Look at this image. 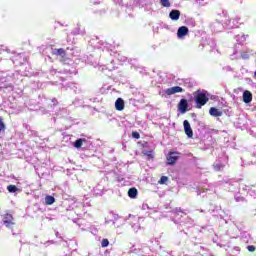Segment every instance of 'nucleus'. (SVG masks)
<instances>
[{"instance_id": "f257e3e1", "label": "nucleus", "mask_w": 256, "mask_h": 256, "mask_svg": "<svg viewBox=\"0 0 256 256\" xmlns=\"http://www.w3.org/2000/svg\"><path fill=\"white\" fill-rule=\"evenodd\" d=\"M90 45H92V47H94V49H101L103 51V53H105V55H109V63L103 64L100 66L101 71H103L104 69H107L108 71H113V69H115V66L113 65L114 61L113 57H111V49L113 48V46L107 42H103V41H99L98 37L92 38L90 40Z\"/></svg>"}, {"instance_id": "f03ea898", "label": "nucleus", "mask_w": 256, "mask_h": 256, "mask_svg": "<svg viewBox=\"0 0 256 256\" xmlns=\"http://www.w3.org/2000/svg\"><path fill=\"white\" fill-rule=\"evenodd\" d=\"M13 79V74L9 71H0V83L2 86H0L1 89H5L8 92L13 91V84L9 83ZM7 83V84H5Z\"/></svg>"}, {"instance_id": "7ed1b4c3", "label": "nucleus", "mask_w": 256, "mask_h": 256, "mask_svg": "<svg viewBox=\"0 0 256 256\" xmlns=\"http://www.w3.org/2000/svg\"><path fill=\"white\" fill-rule=\"evenodd\" d=\"M194 101L196 103V109H201V107L207 105L209 101V93L207 90H198L194 92Z\"/></svg>"}, {"instance_id": "20e7f679", "label": "nucleus", "mask_w": 256, "mask_h": 256, "mask_svg": "<svg viewBox=\"0 0 256 256\" xmlns=\"http://www.w3.org/2000/svg\"><path fill=\"white\" fill-rule=\"evenodd\" d=\"M222 15L224 16L222 23H224V27H226V29H236L239 27V21H241L239 16L229 18L225 11L222 12Z\"/></svg>"}, {"instance_id": "39448f33", "label": "nucleus", "mask_w": 256, "mask_h": 256, "mask_svg": "<svg viewBox=\"0 0 256 256\" xmlns=\"http://www.w3.org/2000/svg\"><path fill=\"white\" fill-rule=\"evenodd\" d=\"M53 55H57L58 57H65L66 55H70L71 57H77L79 55V50L75 48V46L67 47L66 50L63 48L54 49Z\"/></svg>"}, {"instance_id": "423d86ee", "label": "nucleus", "mask_w": 256, "mask_h": 256, "mask_svg": "<svg viewBox=\"0 0 256 256\" xmlns=\"http://www.w3.org/2000/svg\"><path fill=\"white\" fill-rule=\"evenodd\" d=\"M3 224L8 229H11L12 235H17L15 231H13V227H15V222L13 221V215L7 213L3 217Z\"/></svg>"}, {"instance_id": "0eeeda50", "label": "nucleus", "mask_w": 256, "mask_h": 256, "mask_svg": "<svg viewBox=\"0 0 256 256\" xmlns=\"http://www.w3.org/2000/svg\"><path fill=\"white\" fill-rule=\"evenodd\" d=\"M175 93H183V89L181 88V86H174L171 88H167L166 90H163L162 92H160V95L162 97H169L170 95H175Z\"/></svg>"}, {"instance_id": "6e6552de", "label": "nucleus", "mask_w": 256, "mask_h": 256, "mask_svg": "<svg viewBox=\"0 0 256 256\" xmlns=\"http://www.w3.org/2000/svg\"><path fill=\"white\" fill-rule=\"evenodd\" d=\"M173 223H175V225H179L178 229H181V227L187 225V227H191V225H193V220L189 217L184 218V220H177L175 218H172Z\"/></svg>"}, {"instance_id": "1a4fd4ad", "label": "nucleus", "mask_w": 256, "mask_h": 256, "mask_svg": "<svg viewBox=\"0 0 256 256\" xmlns=\"http://www.w3.org/2000/svg\"><path fill=\"white\" fill-rule=\"evenodd\" d=\"M188 109H189V102L187 101V99L182 98L178 103V111L183 115L187 113Z\"/></svg>"}, {"instance_id": "9d476101", "label": "nucleus", "mask_w": 256, "mask_h": 256, "mask_svg": "<svg viewBox=\"0 0 256 256\" xmlns=\"http://www.w3.org/2000/svg\"><path fill=\"white\" fill-rule=\"evenodd\" d=\"M179 152H170L167 155V164L168 165H175V163H177V161L179 160Z\"/></svg>"}, {"instance_id": "9b49d317", "label": "nucleus", "mask_w": 256, "mask_h": 256, "mask_svg": "<svg viewBox=\"0 0 256 256\" xmlns=\"http://www.w3.org/2000/svg\"><path fill=\"white\" fill-rule=\"evenodd\" d=\"M211 29L214 31V33H221V31L225 29V24L221 23L219 20H216L211 24Z\"/></svg>"}, {"instance_id": "f8f14e48", "label": "nucleus", "mask_w": 256, "mask_h": 256, "mask_svg": "<svg viewBox=\"0 0 256 256\" xmlns=\"http://www.w3.org/2000/svg\"><path fill=\"white\" fill-rule=\"evenodd\" d=\"M186 35H189V28L187 26H181L177 30L178 39H185Z\"/></svg>"}, {"instance_id": "ddd939ff", "label": "nucleus", "mask_w": 256, "mask_h": 256, "mask_svg": "<svg viewBox=\"0 0 256 256\" xmlns=\"http://www.w3.org/2000/svg\"><path fill=\"white\" fill-rule=\"evenodd\" d=\"M183 125H184V131L187 135V138L192 139L193 138V129L191 128V124L187 120H184Z\"/></svg>"}, {"instance_id": "4468645a", "label": "nucleus", "mask_w": 256, "mask_h": 256, "mask_svg": "<svg viewBox=\"0 0 256 256\" xmlns=\"http://www.w3.org/2000/svg\"><path fill=\"white\" fill-rule=\"evenodd\" d=\"M242 99L246 104L251 103L253 101V94L249 90H245L242 95Z\"/></svg>"}, {"instance_id": "2eb2a0df", "label": "nucleus", "mask_w": 256, "mask_h": 256, "mask_svg": "<svg viewBox=\"0 0 256 256\" xmlns=\"http://www.w3.org/2000/svg\"><path fill=\"white\" fill-rule=\"evenodd\" d=\"M214 171H223L225 169V162L223 160L218 159L213 164Z\"/></svg>"}, {"instance_id": "dca6fc26", "label": "nucleus", "mask_w": 256, "mask_h": 256, "mask_svg": "<svg viewBox=\"0 0 256 256\" xmlns=\"http://www.w3.org/2000/svg\"><path fill=\"white\" fill-rule=\"evenodd\" d=\"M115 109L116 111H123V109H125V100H123V98H117L115 101Z\"/></svg>"}, {"instance_id": "f3484780", "label": "nucleus", "mask_w": 256, "mask_h": 256, "mask_svg": "<svg viewBox=\"0 0 256 256\" xmlns=\"http://www.w3.org/2000/svg\"><path fill=\"white\" fill-rule=\"evenodd\" d=\"M169 17H170L171 21H179V17H181V11L174 9V10L170 11Z\"/></svg>"}, {"instance_id": "a211bd4d", "label": "nucleus", "mask_w": 256, "mask_h": 256, "mask_svg": "<svg viewBox=\"0 0 256 256\" xmlns=\"http://www.w3.org/2000/svg\"><path fill=\"white\" fill-rule=\"evenodd\" d=\"M117 219H119V215L110 212L107 218L105 219V223H113V225H115V221H117Z\"/></svg>"}, {"instance_id": "6ab92c4d", "label": "nucleus", "mask_w": 256, "mask_h": 256, "mask_svg": "<svg viewBox=\"0 0 256 256\" xmlns=\"http://www.w3.org/2000/svg\"><path fill=\"white\" fill-rule=\"evenodd\" d=\"M244 190L247 191L250 197H254V198L256 197V184L251 186H245Z\"/></svg>"}, {"instance_id": "aec40b11", "label": "nucleus", "mask_w": 256, "mask_h": 256, "mask_svg": "<svg viewBox=\"0 0 256 256\" xmlns=\"http://www.w3.org/2000/svg\"><path fill=\"white\" fill-rule=\"evenodd\" d=\"M209 114L211 117H222L223 116V111H220L219 109L215 107H211L209 110Z\"/></svg>"}, {"instance_id": "412c9836", "label": "nucleus", "mask_w": 256, "mask_h": 256, "mask_svg": "<svg viewBox=\"0 0 256 256\" xmlns=\"http://www.w3.org/2000/svg\"><path fill=\"white\" fill-rule=\"evenodd\" d=\"M84 143H87V140L85 138H79L73 143V146L75 149H81Z\"/></svg>"}, {"instance_id": "4be33fe9", "label": "nucleus", "mask_w": 256, "mask_h": 256, "mask_svg": "<svg viewBox=\"0 0 256 256\" xmlns=\"http://www.w3.org/2000/svg\"><path fill=\"white\" fill-rule=\"evenodd\" d=\"M138 194L139 191L135 187H132L128 190V197H130V199H137Z\"/></svg>"}, {"instance_id": "5701e85b", "label": "nucleus", "mask_w": 256, "mask_h": 256, "mask_svg": "<svg viewBox=\"0 0 256 256\" xmlns=\"http://www.w3.org/2000/svg\"><path fill=\"white\" fill-rule=\"evenodd\" d=\"M235 39H236L237 43L241 44V43H245V41H247V36H245L244 34H238L235 36Z\"/></svg>"}, {"instance_id": "b1692460", "label": "nucleus", "mask_w": 256, "mask_h": 256, "mask_svg": "<svg viewBox=\"0 0 256 256\" xmlns=\"http://www.w3.org/2000/svg\"><path fill=\"white\" fill-rule=\"evenodd\" d=\"M3 53H7L8 55L13 54V52L7 48L5 45H0V55H3Z\"/></svg>"}, {"instance_id": "393cba45", "label": "nucleus", "mask_w": 256, "mask_h": 256, "mask_svg": "<svg viewBox=\"0 0 256 256\" xmlns=\"http://www.w3.org/2000/svg\"><path fill=\"white\" fill-rule=\"evenodd\" d=\"M45 203L46 205H53L55 203V197L48 195L45 197Z\"/></svg>"}, {"instance_id": "a878e982", "label": "nucleus", "mask_w": 256, "mask_h": 256, "mask_svg": "<svg viewBox=\"0 0 256 256\" xmlns=\"http://www.w3.org/2000/svg\"><path fill=\"white\" fill-rule=\"evenodd\" d=\"M148 243L150 249H155V247H153L154 245L159 246V241H157L155 238L150 239Z\"/></svg>"}, {"instance_id": "bb28decb", "label": "nucleus", "mask_w": 256, "mask_h": 256, "mask_svg": "<svg viewBox=\"0 0 256 256\" xmlns=\"http://www.w3.org/2000/svg\"><path fill=\"white\" fill-rule=\"evenodd\" d=\"M7 191L9 193H17V191H19V188H17V186H15V185H8Z\"/></svg>"}, {"instance_id": "cd10ccee", "label": "nucleus", "mask_w": 256, "mask_h": 256, "mask_svg": "<svg viewBox=\"0 0 256 256\" xmlns=\"http://www.w3.org/2000/svg\"><path fill=\"white\" fill-rule=\"evenodd\" d=\"M143 154L148 157V159H153L155 156H154V153H153V150H144L143 151Z\"/></svg>"}, {"instance_id": "c85d7f7f", "label": "nucleus", "mask_w": 256, "mask_h": 256, "mask_svg": "<svg viewBox=\"0 0 256 256\" xmlns=\"http://www.w3.org/2000/svg\"><path fill=\"white\" fill-rule=\"evenodd\" d=\"M65 73H68V75H77V69L75 68H65Z\"/></svg>"}, {"instance_id": "c756f323", "label": "nucleus", "mask_w": 256, "mask_h": 256, "mask_svg": "<svg viewBox=\"0 0 256 256\" xmlns=\"http://www.w3.org/2000/svg\"><path fill=\"white\" fill-rule=\"evenodd\" d=\"M160 5H162V7H171V2H169V0H160Z\"/></svg>"}, {"instance_id": "7c9ffc66", "label": "nucleus", "mask_w": 256, "mask_h": 256, "mask_svg": "<svg viewBox=\"0 0 256 256\" xmlns=\"http://www.w3.org/2000/svg\"><path fill=\"white\" fill-rule=\"evenodd\" d=\"M167 181H169V178L167 176H162L159 180V184L165 185V183H167Z\"/></svg>"}, {"instance_id": "2f4dec72", "label": "nucleus", "mask_w": 256, "mask_h": 256, "mask_svg": "<svg viewBox=\"0 0 256 256\" xmlns=\"http://www.w3.org/2000/svg\"><path fill=\"white\" fill-rule=\"evenodd\" d=\"M101 247H104V248L109 247V239H107V238L102 239Z\"/></svg>"}, {"instance_id": "473e14b6", "label": "nucleus", "mask_w": 256, "mask_h": 256, "mask_svg": "<svg viewBox=\"0 0 256 256\" xmlns=\"http://www.w3.org/2000/svg\"><path fill=\"white\" fill-rule=\"evenodd\" d=\"M132 229L133 231H135V233H137V231H139V229H141V225H139L138 223H133L132 224Z\"/></svg>"}, {"instance_id": "72a5a7b5", "label": "nucleus", "mask_w": 256, "mask_h": 256, "mask_svg": "<svg viewBox=\"0 0 256 256\" xmlns=\"http://www.w3.org/2000/svg\"><path fill=\"white\" fill-rule=\"evenodd\" d=\"M132 137L133 139H141V134H139L137 131H134L132 132Z\"/></svg>"}, {"instance_id": "f704fd0d", "label": "nucleus", "mask_w": 256, "mask_h": 256, "mask_svg": "<svg viewBox=\"0 0 256 256\" xmlns=\"http://www.w3.org/2000/svg\"><path fill=\"white\" fill-rule=\"evenodd\" d=\"M246 249L250 252V253H255L256 247L254 245H249L246 247Z\"/></svg>"}, {"instance_id": "c9c22d12", "label": "nucleus", "mask_w": 256, "mask_h": 256, "mask_svg": "<svg viewBox=\"0 0 256 256\" xmlns=\"http://www.w3.org/2000/svg\"><path fill=\"white\" fill-rule=\"evenodd\" d=\"M1 131H5V123L3 122V118L0 117V133Z\"/></svg>"}, {"instance_id": "e433bc0d", "label": "nucleus", "mask_w": 256, "mask_h": 256, "mask_svg": "<svg viewBox=\"0 0 256 256\" xmlns=\"http://www.w3.org/2000/svg\"><path fill=\"white\" fill-rule=\"evenodd\" d=\"M71 33L73 35H81V30L79 28H75Z\"/></svg>"}, {"instance_id": "4c0bfd02", "label": "nucleus", "mask_w": 256, "mask_h": 256, "mask_svg": "<svg viewBox=\"0 0 256 256\" xmlns=\"http://www.w3.org/2000/svg\"><path fill=\"white\" fill-rule=\"evenodd\" d=\"M242 59H249V54L247 52H243L241 54Z\"/></svg>"}, {"instance_id": "58836bf2", "label": "nucleus", "mask_w": 256, "mask_h": 256, "mask_svg": "<svg viewBox=\"0 0 256 256\" xmlns=\"http://www.w3.org/2000/svg\"><path fill=\"white\" fill-rule=\"evenodd\" d=\"M69 87L70 89H74V91H77V86H75L74 83H70Z\"/></svg>"}, {"instance_id": "ea45409f", "label": "nucleus", "mask_w": 256, "mask_h": 256, "mask_svg": "<svg viewBox=\"0 0 256 256\" xmlns=\"http://www.w3.org/2000/svg\"><path fill=\"white\" fill-rule=\"evenodd\" d=\"M235 200H236L237 202H239V201H245V198L239 197V196H235Z\"/></svg>"}, {"instance_id": "a19ab883", "label": "nucleus", "mask_w": 256, "mask_h": 256, "mask_svg": "<svg viewBox=\"0 0 256 256\" xmlns=\"http://www.w3.org/2000/svg\"><path fill=\"white\" fill-rule=\"evenodd\" d=\"M173 213H183V210H181V208H175V210H173Z\"/></svg>"}, {"instance_id": "79ce46f5", "label": "nucleus", "mask_w": 256, "mask_h": 256, "mask_svg": "<svg viewBox=\"0 0 256 256\" xmlns=\"http://www.w3.org/2000/svg\"><path fill=\"white\" fill-rule=\"evenodd\" d=\"M129 217H132V219H133V221H134V223H138V221H139V217H136V216H129Z\"/></svg>"}, {"instance_id": "37998d69", "label": "nucleus", "mask_w": 256, "mask_h": 256, "mask_svg": "<svg viewBox=\"0 0 256 256\" xmlns=\"http://www.w3.org/2000/svg\"><path fill=\"white\" fill-rule=\"evenodd\" d=\"M224 113L228 116H231V111L229 109H224Z\"/></svg>"}, {"instance_id": "c03bdc74", "label": "nucleus", "mask_w": 256, "mask_h": 256, "mask_svg": "<svg viewBox=\"0 0 256 256\" xmlns=\"http://www.w3.org/2000/svg\"><path fill=\"white\" fill-rule=\"evenodd\" d=\"M142 209H143L144 211L147 210V209H149V205L143 204V205H142Z\"/></svg>"}, {"instance_id": "a18cd8bd", "label": "nucleus", "mask_w": 256, "mask_h": 256, "mask_svg": "<svg viewBox=\"0 0 256 256\" xmlns=\"http://www.w3.org/2000/svg\"><path fill=\"white\" fill-rule=\"evenodd\" d=\"M234 251H237L239 253V251H241V248H239V246H235Z\"/></svg>"}, {"instance_id": "49530a36", "label": "nucleus", "mask_w": 256, "mask_h": 256, "mask_svg": "<svg viewBox=\"0 0 256 256\" xmlns=\"http://www.w3.org/2000/svg\"><path fill=\"white\" fill-rule=\"evenodd\" d=\"M144 3H150V4H152V3H153V0H144Z\"/></svg>"}, {"instance_id": "de8ad7c7", "label": "nucleus", "mask_w": 256, "mask_h": 256, "mask_svg": "<svg viewBox=\"0 0 256 256\" xmlns=\"http://www.w3.org/2000/svg\"><path fill=\"white\" fill-rule=\"evenodd\" d=\"M52 103H54V105H56L57 104V99L53 98Z\"/></svg>"}, {"instance_id": "09e8293b", "label": "nucleus", "mask_w": 256, "mask_h": 256, "mask_svg": "<svg viewBox=\"0 0 256 256\" xmlns=\"http://www.w3.org/2000/svg\"><path fill=\"white\" fill-rule=\"evenodd\" d=\"M224 215H229V210L223 211Z\"/></svg>"}, {"instance_id": "8fccbe9b", "label": "nucleus", "mask_w": 256, "mask_h": 256, "mask_svg": "<svg viewBox=\"0 0 256 256\" xmlns=\"http://www.w3.org/2000/svg\"><path fill=\"white\" fill-rule=\"evenodd\" d=\"M51 243H53V241H47L45 245H51Z\"/></svg>"}, {"instance_id": "3c124183", "label": "nucleus", "mask_w": 256, "mask_h": 256, "mask_svg": "<svg viewBox=\"0 0 256 256\" xmlns=\"http://www.w3.org/2000/svg\"><path fill=\"white\" fill-rule=\"evenodd\" d=\"M215 45H216V44H215V41L212 40V45H211V47H215Z\"/></svg>"}, {"instance_id": "603ef678", "label": "nucleus", "mask_w": 256, "mask_h": 256, "mask_svg": "<svg viewBox=\"0 0 256 256\" xmlns=\"http://www.w3.org/2000/svg\"><path fill=\"white\" fill-rule=\"evenodd\" d=\"M200 213H205V210H203V209H200V210H198Z\"/></svg>"}, {"instance_id": "864d4df0", "label": "nucleus", "mask_w": 256, "mask_h": 256, "mask_svg": "<svg viewBox=\"0 0 256 256\" xmlns=\"http://www.w3.org/2000/svg\"><path fill=\"white\" fill-rule=\"evenodd\" d=\"M197 195H201V192H200V190H197Z\"/></svg>"}, {"instance_id": "5fc2aeb1", "label": "nucleus", "mask_w": 256, "mask_h": 256, "mask_svg": "<svg viewBox=\"0 0 256 256\" xmlns=\"http://www.w3.org/2000/svg\"><path fill=\"white\" fill-rule=\"evenodd\" d=\"M55 235H56V237H60V236H59V232H56Z\"/></svg>"}, {"instance_id": "6e6d98bb", "label": "nucleus", "mask_w": 256, "mask_h": 256, "mask_svg": "<svg viewBox=\"0 0 256 256\" xmlns=\"http://www.w3.org/2000/svg\"><path fill=\"white\" fill-rule=\"evenodd\" d=\"M192 117H197V115L195 113H192Z\"/></svg>"}, {"instance_id": "4d7b16f0", "label": "nucleus", "mask_w": 256, "mask_h": 256, "mask_svg": "<svg viewBox=\"0 0 256 256\" xmlns=\"http://www.w3.org/2000/svg\"><path fill=\"white\" fill-rule=\"evenodd\" d=\"M62 112H63V113H67V110L63 109Z\"/></svg>"}, {"instance_id": "13d9d810", "label": "nucleus", "mask_w": 256, "mask_h": 256, "mask_svg": "<svg viewBox=\"0 0 256 256\" xmlns=\"http://www.w3.org/2000/svg\"><path fill=\"white\" fill-rule=\"evenodd\" d=\"M202 229H207V226H203Z\"/></svg>"}, {"instance_id": "bf43d9fd", "label": "nucleus", "mask_w": 256, "mask_h": 256, "mask_svg": "<svg viewBox=\"0 0 256 256\" xmlns=\"http://www.w3.org/2000/svg\"><path fill=\"white\" fill-rule=\"evenodd\" d=\"M47 219H48L49 221H52V219H51V218H49V217H47Z\"/></svg>"}, {"instance_id": "052dcab7", "label": "nucleus", "mask_w": 256, "mask_h": 256, "mask_svg": "<svg viewBox=\"0 0 256 256\" xmlns=\"http://www.w3.org/2000/svg\"><path fill=\"white\" fill-rule=\"evenodd\" d=\"M238 121H241V118H238Z\"/></svg>"}, {"instance_id": "680f3d73", "label": "nucleus", "mask_w": 256, "mask_h": 256, "mask_svg": "<svg viewBox=\"0 0 256 256\" xmlns=\"http://www.w3.org/2000/svg\"><path fill=\"white\" fill-rule=\"evenodd\" d=\"M220 217H223V214H220Z\"/></svg>"}, {"instance_id": "e2e57ef3", "label": "nucleus", "mask_w": 256, "mask_h": 256, "mask_svg": "<svg viewBox=\"0 0 256 256\" xmlns=\"http://www.w3.org/2000/svg\"><path fill=\"white\" fill-rule=\"evenodd\" d=\"M53 121H55V118H53Z\"/></svg>"}]
</instances>
